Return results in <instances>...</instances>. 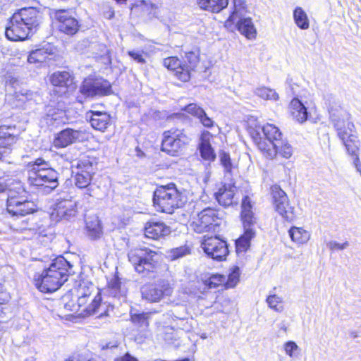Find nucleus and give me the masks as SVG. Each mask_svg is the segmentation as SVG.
<instances>
[{
  "mask_svg": "<svg viewBox=\"0 0 361 361\" xmlns=\"http://www.w3.org/2000/svg\"><path fill=\"white\" fill-rule=\"evenodd\" d=\"M42 20V13L36 8H23L10 18L6 27V37L11 41L25 40L36 32Z\"/></svg>",
  "mask_w": 361,
  "mask_h": 361,
  "instance_id": "1",
  "label": "nucleus"
},
{
  "mask_svg": "<svg viewBox=\"0 0 361 361\" xmlns=\"http://www.w3.org/2000/svg\"><path fill=\"white\" fill-rule=\"evenodd\" d=\"M73 266L63 256H59L48 268L35 276L36 288L42 293H50L57 290L75 271Z\"/></svg>",
  "mask_w": 361,
  "mask_h": 361,
  "instance_id": "2",
  "label": "nucleus"
},
{
  "mask_svg": "<svg viewBox=\"0 0 361 361\" xmlns=\"http://www.w3.org/2000/svg\"><path fill=\"white\" fill-rule=\"evenodd\" d=\"M27 183L38 192L49 194L59 186V173L49 161L37 158L27 164Z\"/></svg>",
  "mask_w": 361,
  "mask_h": 361,
  "instance_id": "3",
  "label": "nucleus"
},
{
  "mask_svg": "<svg viewBox=\"0 0 361 361\" xmlns=\"http://www.w3.org/2000/svg\"><path fill=\"white\" fill-rule=\"evenodd\" d=\"M188 198L184 192L171 183L158 187L153 195V202L158 211L172 214L175 209L183 207Z\"/></svg>",
  "mask_w": 361,
  "mask_h": 361,
  "instance_id": "4",
  "label": "nucleus"
},
{
  "mask_svg": "<svg viewBox=\"0 0 361 361\" xmlns=\"http://www.w3.org/2000/svg\"><path fill=\"white\" fill-rule=\"evenodd\" d=\"M128 258L137 273L142 276L151 278L157 271L160 255L157 252L143 247L130 250Z\"/></svg>",
  "mask_w": 361,
  "mask_h": 361,
  "instance_id": "5",
  "label": "nucleus"
},
{
  "mask_svg": "<svg viewBox=\"0 0 361 361\" xmlns=\"http://www.w3.org/2000/svg\"><path fill=\"white\" fill-rule=\"evenodd\" d=\"M250 198L245 196L241 204V220L243 225V233L235 240L236 252H245L250 247V242L255 236V218L252 210Z\"/></svg>",
  "mask_w": 361,
  "mask_h": 361,
  "instance_id": "6",
  "label": "nucleus"
},
{
  "mask_svg": "<svg viewBox=\"0 0 361 361\" xmlns=\"http://www.w3.org/2000/svg\"><path fill=\"white\" fill-rule=\"evenodd\" d=\"M248 130L253 142L264 155L268 153L269 148H271L269 146L271 144L282 140V133L276 126L272 124L250 126Z\"/></svg>",
  "mask_w": 361,
  "mask_h": 361,
  "instance_id": "7",
  "label": "nucleus"
},
{
  "mask_svg": "<svg viewBox=\"0 0 361 361\" xmlns=\"http://www.w3.org/2000/svg\"><path fill=\"white\" fill-rule=\"evenodd\" d=\"M80 95L77 100L82 103L84 99H93L109 95L112 93L111 84L102 78H85L79 87Z\"/></svg>",
  "mask_w": 361,
  "mask_h": 361,
  "instance_id": "8",
  "label": "nucleus"
},
{
  "mask_svg": "<svg viewBox=\"0 0 361 361\" xmlns=\"http://www.w3.org/2000/svg\"><path fill=\"white\" fill-rule=\"evenodd\" d=\"M190 140L183 129L173 128L163 133L161 149L171 156H178Z\"/></svg>",
  "mask_w": 361,
  "mask_h": 361,
  "instance_id": "9",
  "label": "nucleus"
},
{
  "mask_svg": "<svg viewBox=\"0 0 361 361\" xmlns=\"http://www.w3.org/2000/svg\"><path fill=\"white\" fill-rule=\"evenodd\" d=\"M221 221L219 212L213 208L207 207L198 213L197 218L192 222V226L195 232L202 233L216 231Z\"/></svg>",
  "mask_w": 361,
  "mask_h": 361,
  "instance_id": "10",
  "label": "nucleus"
},
{
  "mask_svg": "<svg viewBox=\"0 0 361 361\" xmlns=\"http://www.w3.org/2000/svg\"><path fill=\"white\" fill-rule=\"evenodd\" d=\"M329 113L331 123L333 124L334 129L337 132L338 137L342 142L349 139V137L355 135L353 134L355 126L353 122H345V111L342 109L340 105H336L335 106L329 105Z\"/></svg>",
  "mask_w": 361,
  "mask_h": 361,
  "instance_id": "11",
  "label": "nucleus"
},
{
  "mask_svg": "<svg viewBox=\"0 0 361 361\" xmlns=\"http://www.w3.org/2000/svg\"><path fill=\"white\" fill-rule=\"evenodd\" d=\"M78 213L77 202L69 195L56 200L51 214L52 219L71 221Z\"/></svg>",
  "mask_w": 361,
  "mask_h": 361,
  "instance_id": "12",
  "label": "nucleus"
},
{
  "mask_svg": "<svg viewBox=\"0 0 361 361\" xmlns=\"http://www.w3.org/2000/svg\"><path fill=\"white\" fill-rule=\"evenodd\" d=\"M201 247L209 257L216 261L225 259L228 254L226 241L217 236H204Z\"/></svg>",
  "mask_w": 361,
  "mask_h": 361,
  "instance_id": "13",
  "label": "nucleus"
},
{
  "mask_svg": "<svg viewBox=\"0 0 361 361\" xmlns=\"http://www.w3.org/2000/svg\"><path fill=\"white\" fill-rule=\"evenodd\" d=\"M271 194L276 211L286 221H293L295 218L294 208L290 206L286 193L279 186L274 185Z\"/></svg>",
  "mask_w": 361,
  "mask_h": 361,
  "instance_id": "14",
  "label": "nucleus"
},
{
  "mask_svg": "<svg viewBox=\"0 0 361 361\" xmlns=\"http://www.w3.org/2000/svg\"><path fill=\"white\" fill-rule=\"evenodd\" d=\"M6 211L12 216L16 219L34 214L37 211L35 203L28 200L27 197L13 198L6 201Z\"/></svg>",
  "mask_w": 361,
  "mask_h": 361,
  "instance_id": "15",
  "label": "nucleus"
},
{
  "mask_svg": "<svg viewBox=\"0 0 361 361\" xmlns=\"http://www.w3.org/2000/svg\"><path fill=\"white\" fill-rule=\"evenodd\" d=\"M85 140V132L84 130L66 128L55 134L53 144L56 148H65Z\"/></svg>",
  "mask_w": 361,
  "mask_h": 361,
  "instance_id": "16",
  "label": "nucleus"
},
{
  "mask_svg": "<svg viewBox=\"0 0 361 361\" xmlns=\"http://www.w3.org/2000/svg\"><path fill=\"white\" fill-rule=\"evenodd\" d=\"M172 288L168 281L161 280L156 285L145 284L141 288L142 299L150 302H158L164 295H170Z\"/></svg>",
  "mask_w": 361,
  "mask_h": 361,
  "instance_id": "17",
  "label": "nucleus"
},
{
  "mask_svg": "<svg viewBox=\"0 0 361 361\" xmlns=\"http://www.w3.org/2000/svg\"><path fill=\"white\" fill-rule=\"evenodd\" d=\"M55 18L59 23V30L68 35H75L79 30L78 20L73 17L66 10H57Z\"/></svg>",
  "mask_w": 361,
  "mask_h": 361,
  "instance_id": "18",
  "label": "nucleus"
},
{
  "mask_svg": "<svg viewBox=\"0 0 361 361\" xmlns=\"http://www.w3.org/2000/svg\"><path fill=\"white\" fill-rule=\"evenodd\" d=\"M182 66L183 71L178 75L179 80L187 82L191 78V72L195 71L200 62V51L198 49L185 51L183 57Z\"/></svg>",
  "mask_w": 361,
  "mask_h": 361,
  "instance_id": "19",
  "label": "nucleus"
},
{
  "mask_svg": "<svg viewBox=\"0 0 361 361\" xmlns=\"http://www.w3.org/2000/svg\"><path fill=\"white\" fill-rule=\"evenodd\" d=\"M72 168L73 172L78 171L85 176H93L97 169V161L94 157L83 156L74 161Z\"/></svg>",
  "mask_w": 361,
  "mask_h": 361,
  "instance_id": "20",
  "label": "nucleus"
},
{
  "mask_svg": "<svg viewBox=\"0 0 361 361\" xmlns=\"http://www.w3.org/2000/svg\"><path fill=\"white\" fill-rule=\"evenodd\" d=\"M170 233L171 228L160 221L151 220L145 226V235L149 239L157 240Z\"/></svg>",
  "mask_w": 361,
  "mask_h": 361,
  "instance_id": "21",
  "label": "nucleus"
},
{
  "mask_svg": "<svg viewBox=\"0 0 361 361\" xmlns=\"http://www.w3.org/2000/svg\"><path fill=\"white\" fill-rule=\"evenodd\" d=\"M54 54V47L49 44H47L42 48L30 51L27 60L29 63H42L51 59Z\"/></svg>",
  "mask_w": 361,
  "mask_h": 361,
  "instance_id": "22",
  "label": "nucleus"
},
{
  "mask_svg": "<svg viewBox=\"0 0 361 361\" xmlns=\"http://www.w3.org/2000/svg\"><path fill=\"white\" fill-rule=\"evenodd\" d=\"M345 146V149L348 155H350L353 160V164L356 168L357 171L361 173V161L359 158V151L360 147V142L356 135L349 137V139L342 142Z\"/></svg>",
  "mask_w": 361,
  "mask_h": 361,
  "instance_id": "23",
  "label": "nucleus"
},
{
  "mask_svg": "<svg viewBox=\"0 0 361 361\" xmlns=\"http://www.w3.org/2000/svg\"><path fill=\"white\" fill-rule=\"evenodd\" d=\"M90 123L95 130L104 132L111 125V116L105 111H91Z\"/></svg>",
  "mask_w": 361,
  "mask_h": 361,
  "instance_id": "24",
  "label": "nucleus"
},
{
  "mask_svg": "<svg viewBox=\"0 0 361 361\" xmlns=\"http://www.w3.org/2000/svg\"><path fill=\"white\" fill-rule=\"evenodd\" d=\"M235 187L231 185H224L215 193V198L218 203L227 207L237 202L234 200Z\"/></svg>",
  "mask_w": 361,
  "mask_h": 361,
  "instance_id": "25",
  "label": "nucleus"
},
{
  "mask_svg": "<svg viewBox=\"0 0 361 361\" xmlns=\"http://www.w3.org/2000/svg\"><path fill=\"white\" fill-rule=\"evenodd\" d=\"M233 23H235L237 30L247 39H255L257 31L250 17H246L245 15L237 17Z\"/></svg>",
  "mask_w": 361,
  "mask_h": 361,
  "instance_id": "26",
  "label": "nucleus"
},
{
  "mask_svg": "<svg viewBox=\"0 0 361 361\" xmlns=\"http://www.w3.org/2000/svg\"><path fill=\"white\" fill-rule=\"evenodd\" d=\"M269 146L271 148H269L268 153L265 155L269 159H273L277 154H281L286 159L290 158L293 154L292 147L286 140L283 139L276 141L274 144H271Z\"/></svg>",
  "mask_w": 361,
  "mask_h": 361,
  "instance_id": "27",
  "label": "nucleus"
},
{
  "mask_svg": "<svg viewBox=\"0 0 361 361\" xmlns=\"http://www.w3.org/2000/svg\"><path fill=\"white\" fill-rule=\"evenodd\" d=\"M183 109L197 118L205 128H211L213 127V120L207 115L202 108L196 104H190L185 106Z\"/></svg>",
  "mask_w": 361,
  "mask_h": 361,
  "instance_id": "28",
  "label": "nucleus"
},
{
  "mask_svg": "<svg viewBox=\"0 0 361 361\" xmlns=\"http://www.w3.org/2000/svg\"><path fill=\"white\" fill-rule=\"evenodd\" d=\"M290 112L293 118L302 123L307 121L308 111L302 102L298 98H293L290 103Z\"/></svg>",
  "mask_w": 361,
  "mask_h": 361,
  "instance_id": "29",
  "label": "nucleus"
},
{
  "mask_svg": "<svg viewBox=\"0 0 361 361\" xmlns=\"http://www.w3.org/2000/svg\"><path fill=\"white\" fill-rule=\"evenodd\" d=\"M85 222L88 236L92 240L100 238L103 234V231L99 218L96 216H88Z\"/></svg>",
  "mask_w": 361,
  "mask_h": 361,
  "instance_id": "30",
  "label": "nucleus"
},
{
  "mask_svg": "<svg viewBox=\"0 0 361 361\" xmlns=\"http://www.w3.org/2000/svg\"><path fill=\"white\" fill-rule=\"evenodd\" d=\"M228 4V0H197V4L201 9L212 13L221 11Z\"/></svg>",
  "mask_w": 361,
  "mask_h": 361,
  "instance_id": "31",
  "label": "nucleus"
},
{
  "mask_svg": "<svg viewBox=\"0 0 361 361\" xmlns=\"http://www.w3.org/2000/svg\"><path fill=\"white\" fill-rule=\"evenodd\" d=\"M51 82L54 86L68 87L73 81V77L68 71H56L51 76Z\"/></svg>",
  "mask_w": 361,
  "mask_h": 361,
  "instance_id": "32",
  "label": "nucleus"
},
{
  "mask_svg": "<svg viewBox=\"0 0 361 361\" xmlns=\"http://www.w3.org/2000/svg\"><path fill=\"white\" fill-rule=\"evenodd\" d=\"M75 173V185L77 188L80 189H85V193L87 196H92V186L91 181L92 176H85L84 173H80L78 171L73 172Z\"/></svg>",
  "mask_w": 361,
  "mask_h": 361,
  "instance_id": "33",
  "label": "nucleus"
},
{
  "mask_svg": "<svg viewBox=\"0 0 361 361\" xmlns=\"http://www.w3.org/2000/svg\"><path fill=\"white\" fill-rule=\"evenodd\" d=\"M198 149L204 160L214 161L216 159V154L208 139L202 137Z\"/></svg>",
  "mask_w": 361,
  "mask_h": 361,
  "instance_id": "34",
  "label": "nucleus"
},
{
  "mask_svg": "<svg viewBox=\"0 0 361 361\" xmlns=\"http://www.w3.org/2000/svg\"><path fill=\"white\" fill-rule=\"evenodd\" d=\"M15 136L3 128L0 129V159L8 153L9 147L15 142Z\"/></svg>",
  "mask_w": 361,
  "mask_h": 361,
  "instance_id": "35",
  "label": "nucleus"
},
{
  "mask_svg": "<svg viewBox=\"0 0 361 361\" xmlns=\"http://www.w3.org/2000/svg\"><path fill=\"white\" fill-rule=\"evenodd\" d=\"M130 319L132 322L141 329V331H145L149 326L148 319L149 313L137 312L135 310H130Z\"/></svg>",
  "mask_w": 361,
  "mask_h": 361,
  "instance_id": "36",
  "label": "nucleus"
},
{
  "mask_svg": "<svg viewBox=\"0 0 361 361\" xmlns=\"http://www.w3.org/2000/svg\"><path fill=\"white\" fill-rule=\"evenodd\" d=\"M293 19L297 26L302 30L310 27V21L307 13L301 7H296L293 11Z\"/></svg>",
  "mask_w": 361,
  "mask_h": 361,
  "instance_id": "37",
  "label": "nucleus"
},
{
  "mask_svg": "<svg viewBox=\"0 0 361 361\" xmlns=\"http://www.w3.org/2000/svg\"><path fill=\"white\" fill-rule=\"evenodd\" d=\"M291 240L298 243H305L310 239V233L302 228L293 226L288 231Z\"/></svg>",
  "mask_w": 361,
  "mask_h": 361,
  "instance_id": "38",
  "label": "nucleus"
},
{
  "mask_svg": "<svg viewBox=\"0 0 361 361\" xmlns=\"http://www.w3.org/2000/svg\"><path fill=\"white\" fill-rule=\"evenodd\" d=\"M163 65L170 71L175 72V75L179 79L178 75L183 71L182 61L176 56H171L164 59Z\"/></svg>",
  "mask_w": 361,
  "mask_h": 361,
  "instance_id": "39",
  "label": "nucleus"
},
{
  "mask_svg": "<svg viewBox=\"0 0 361 361\" xmlns=\"http://www.w3.org/2000/svg\"><path fill=\"white\" fill-rule=\"evenodd\" d=\"M233 10L228 17V22H234L237 17L246 14V4L244 0H233Z\"/></svg>",
  "mask_w": 361,
  "mask_h": 361,
  "instance_id": "40",
  "label": "nucleus"
},
{
  "mask_svg": "<svg viewBox=\"0 0 361 361\" xmlns=\"http://www.w3.org/2000/svg\"><path fill=\"white\" fill-rule=\"evenodd\" d=\"M255 94L258 97L266 100L276 101L279 99V94L276 92L266 87H258L255 90Z\"/></svg>",
  "mask_w": 361,
  "mask_h": 361,
  "instance_id": "41",
  "label": "nucleus"
},
{
  "mask_svg": "<svg viewBox=\"0 0 361 361\" xmlns=\"http://www.w3.org/2000/svg\"><path fill=\"white\" fill-rule=\"evenodd\" d=\"M27 192L20 182L13 184L8 189L7 200H11V197L13 198H19L27 196Z\"/></svg>",
  "mask_w": 361,
  "mask_h": 361,
  "instance_id": "42",
  "label": "nucleus"
},
{
  "mask_svg": "<svg viewBox=\"0 0 361 361\" xmlns=\"http://www.w3.org/2000/svg\"><path fill=\"white\" fill-rule=\"evenodd\" d=\"M219 158L221 165L224 167L226 173L231 174L233 169V164L229 153L224 150L219 152Z\"/></svg>",
  "mask_w": 361,
  "mask_h": 361,
  "instance_id": "43",
  "label": "nucleus"
},
{
  "mask_svg": "<svg viewBox=\"0 0 361 361\" xmlns=\"http://www.w3.org/2000/svg\"><path fill=\"white\" fill-rule=\"evenodd\" d=\"M240 278V269L238 267H234L231 273L226 277V288L235 287L239 281Z\"/></svg>",
  "mask_w": 361,
  "mask_h": 361,
  "instance_id": "44",
  "label": "nucleus"
},
{
  "mask_svg": "<svg viewBox=\"0 0 361 361\" xmlns=\"http://www.w3.org/2000/svg\"><path fill=\"white\" fill-rule=\"evenodd\" d=\"M283 349L287 355L291 358H296L299 354L300 348L295 342L289 341L283 344Z\"/></svg>",
  "mask_w": 361,
  "mask_h": 361,
  "instance_id": "45",
  "label": "nucleus"
},
{
  "mask_svg": "<svg viewBox=\"0 0 361 361\" xmlns=\"http://www.w3.org/2000/svg\"><path fill=\"white\" fill-rule=\"evenodd\" d=\"M189 253L190 249L188 247L181 246L179 247L172 249L169 252V257H170L171 260H176L187 255Z\"/></svg>",
  "mask_w": 361,
  "mask_h": 361,
  "instance_id": "46",
  "label": "nucleus"
},
{
  "mask_svg": "<svg viewBox=\"0 0 361 361\" xmlns=\"http://www.w3.org/2000/svg\"><path fill=\"white\" fill-rule=\"evenodd\" d=\"M267 302L270 308L274 310L277 312H281L283 310V307L281 305L282 302V299L276 295H271L267 299Z\"/></svg>",
  "mask_w": 361,
  "mask_h": 361,
  "instance_id": "47",
  "label": "nucleus"
},
{
  "mask_svg": "<svg viewBox=\"0 0 361 361\" xmlns=\"http://www.w3.org/2000/svg\"><path fill=\"white\" fill-rule=\"evenodd\" d=\"M102 302L101 294L97 292V295L94 297L92 302L86 307L87 313L89 314H94L97 313Z\"/></svg>",
  "mask_w": 361,
  "mask_h": 361,
  "instance_id": "48",
  "label": "nucleus"
},
{
  "mask_svg": "<svg viewBox=\"0 0 361 361\" xmlns=\"http://www.w3.org/2000/svg\"><path fill=\"white\" fill-rule=\"evenodd\" d=\"M170 316L173 320H185L187 319V312L185 307L175 308L170 312Z\"/></svg>",
  "mask_w": 361,
  "mask_h": 361,
  "instance_id": "49",
  "label": "nucleus"
},
{
  "mask_svg": "<svg viewBox=\"0 0 361 361\" xmlns=\"http://www.w3.org/2000/svg\"><path fill=\"white\" fill-rule=\"evenodd\" d=\"M221 283L226 284V276L221 274H214L209 278V285L210 288L216 287Z\"/></svg>",
  "mask_w": 361,
  "mask_h": 361,
  "instance_id": "50",
  "label": "nucleus"
},
{
  "mask_svg": "<svg viewBox=\"0 0 361 361\" xmlns=\"http://www.w3.org/2000/svg\"><path fill=\"white\" fill-rule=\"evenodd\" d=\"M121 282L118 277H114L109 282V287L111 289V293L115 295L118 293H121Z\"/></svg>",
  "mask_w": 361,
  "mask_h": 361,
  "instance_id": "51",
  "label": "nucleus"
},
{
  "mask_svg": "<svg viewBox=\"0 0 361 361\" xmlns=\"http://www.w3.org/2000/svg\"><path fill=\"white\" fill-rule=\"evenodd\" d=\"M349 246V243L345 241L343 243H339L336 241L331 240L327 243V247L331 250H343Z\"/></svg>",
  "mask_w": 361,
  "mask_h": 361,
  "instance_id": "52",
  "label": "nucleus"
},
{
  "mask_svg": "<svg viewBox=\"0 0 361 361\" xmlns=\"http://www.w3.org/2000/svg\"><path fill=\"white\" fill-rule=\"evenodd\" d=\"M164 340L166 343L169 345H177L175 343V341H176V333L172 329H170V331H166L164 333Z\"/></svg>",
  "mask_w": 361,
  "mask_h": 361,
  "instance_id": "53",
  "label": "nucleus"
},
{
  "mask_svg": "<svg viewBox=\"0 0 361 361\" xmlns=\"http://www.w3.org/2000/svg\"><path fill=\"white\" fill-rule=\"evenodd\" d=\"M141 4L150 9L149 13L153 16L157 15L156 10L158 8L159 6L157 4L152 1V0H142Z\"/></svg>",
  "mask_w": 361,
  "mask_h": 361,
  "instance_id": "54",
  "label": "nucleus"
},
{
  "mask_svg": "<svg viewBox=\"0 0 361 361\" xmlns=\"http://www.w3.org/2000/svg\"><path fill=\"white\" fill-rule=\"evenodd\" d=\"M128 56H130L134 61H137L139 63H145L146 61L143 58L142 54L139 51H128Z\"/></svg>",
  "mask_w": 361,
  "mask_h": 361,
  "instance_id": "55",
  "label": "nucleus"
},
{
  "mask_svg": "<svg viewBox=\"0 0 361 361\" xmlns=\"http://www.w3.org/2000/svg\"><path fill=\"white\" fill-rule=\"evenodd\" d=\"M23 224L25 225H23L21 226V229L23 230H34L35 229V223L31 221L30 218L26 219L25 220H23Z\"/></svg>",
  "mask_w": 361,
  "mask_h": 361,
  "instance_id": "56",
  "label": "nucleus"
},
{
  "mask_svg": "<svg viewBox=\"0 0 361 361\" xmlns=\"http://www.w3.org/2000/svg\"><path fill=\"white\" fill-rule=\"evenodd\" d=\"M65 361H90L87 360V358L80 354H73L68 357Z\"/></svg>",
  "mask_w": 361,
  "mask_h": 361,
  "instance_id": "57",
  "label": "nucleus"
},
{
  "mask_svg": "<svg viewBox=\"0 0 361 361\" xmlns=\"http://www.w3.org/2000/svg\"><path fill=\"white\" fill-rule=\"evenodd\" d=\"M114 361H138L135 357H133L129 353L125 354L123 356L116 357Z\"/></svg>",
  "mask_w": 361,
  "mask_h": 361,
  "instance_id": "58",
  "label": "nucleus"
},
{
  "mask_svg": "<svg viewBox=\"0 0 361 361\" xmlns=\"http://www.w3.org/2000/svg\"><path fill=\"white\" fill-rule=\"evenodd\" d=\"M15 94L16 95V97H18L20 95L25 97L26 99H28L30 97L32 96V92L30 91H28L27 90H20L19 91L17 90V89L15 90Z\"/></svg>",
  "mask_w": 361,
  "mask_h": 361,
  "instance_id": "59",
  "label": "nucleus"
},
{
  "mask_svg": "<svg viewBox=\"0 0 361 361\" xmlns=\"http://www.w3.org/2000/svg\"><path fill=\"white\" fill-rule=\"evenodd\" d=\"M6 83L9 85H11L15 90L17 89V87L19 86V80L14 77H11L7 81Z\"/></svg>",
  "mask_w": 361,
  "mask_h": 361,
  "instance_id": "60",
  "label": "nucleus"
},
{
  "mask_svg": "<svg viewBox=\"0 0 361 361\" xmlns=\"http://www.w3.org/2000/svg\"><path fill=\"white\" fill-rule=\"evenodd\" d=\"M78 292L79 295L85 297V298H87L91 295V292H90L89 288H87V289H85V288H80L78 290Z\"/></svg>",
  "mask_w": 361,
  "mask_h": 361,
  "instance_id": "61",
  "label": "nucleus"
},
{
  "mask_svg": "<svg viewBox=\"0 0 361 361\" xmlns=\"http://www.w3.org/2000/svg\"><path fill=\"white\" fill-rule=\"evenodd\" d=\"M8 185L5 183V180L0 178V193L8 192Z\"/></svg>",
  "mask_w": 361,
  "mask_h": 361,
  "instance_id": "62",
  "label": "nucleus"
},
{
  "mask_svg": "<svg viewBox=\"0 0 361 361\" xmlns=\"http://www.w3.org/2000/svg\"><path fill=\"white\" fill-rule=\"evenodd\" d=\"M87 298H85V297H82V296H80L78 295V305L80 307H82L84 305H85L86 302H87Z\"/></svg>",
  "mask_w": 361,
  "mask_h": 361,
  "instance_id": "63",
  "label": "nucleus"
},
{
  "mask_svg": "<svg viewBox=\"0 0 361 361\" xmlns=\"http://www.w3.org/2000/svg\"><path fill=\"white\" fill-rule=\"evenodd\" d=\"M117 344H112L111 343H106V345L102 347V349H110L117 348Z\"/></svg>",
  "mask_w": 361,
  "mask_h": 361,
  "instance_id": "64",
  "label": "nucleus"
}]
</instances>
